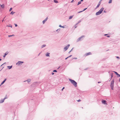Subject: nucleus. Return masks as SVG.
Masks as SVG:
<instances>
[{
    "label": "nucleus",
    "mask_w": 120,
    "mask_h": 120,
    "mask_svg": "<svg viewBox=\"0 0 120 120\" xmlns=\"http://www.w3.org/2000/svg\"><path fill=\"white\" fill-rule=\"evenodd\" d=\"M104 9L103 8H101L97 12L96 14V15H98L101 14Z\"/></svg>",
    "instance_id": "nucleus-1"
},
{
    "label": "nucleus",
    "mask_w": 120,
    "mask_h": 120,
    "mask_svg": "<svg viewBox=\"0 0 120 120\" xmlns=\"http://www.w3.org/2000/svg\"><path fill=\"white\" fill-rule=\"evenodd\" d=\"M69 80L74 86H75V87L77 86V83L76 82L73 80H72L71 79H69Z\"/></svg>",
    "instance_id": "nucleus-2"
},
{
    "label": "nucleus",
    "mask_w": 120,
    "mask_h": 120,
    "mask_svg": "<svg viewBox=\"0 0 120 120\" xmlns=\"http://www.w3.org/2000/svg\"><path fill=\"white\" fill-rule=\"evenodd\" d=\"M114 82V81L113 80H112L111 82L110 87L111 89L112 90H113V89Z\"/></svg>",
    "instance_id": "nucleus-3"
},
{
    "label": "nucleus",
    "mask_w": 120,
    "mask_h": 120,
    "mask_svg": "<svg viewBox=\"0 0 120 120\" xmlns=\"http://www.w3.org/2000/svg\"><path fill=\"white\" fill-rule=\"evenodd\" d=\"M23 63V62L19 61L16 63V65L18 66H19L22 64Z\"/></svg>",
    "instance_id": "nucleus-4"
},
{
    "label": "nucleus",
    "mask_w": 120,
    "mask_h": 120,
    "mask_svg": "<svg viewBox=\"0 0 120 120\" xmlns=\"http://www.w3.org/2000/svg\"><path fill=\"white\" fill-rule=\"evenodd\" d=\"M91 53L90 52H89L88 53H86L84 55V56H86L88 55H91Z\"/></svg>",
    "instance_id": "nucleus-5"
},
{
    "label": "nucleus",
    "mask_w": 120,
    "mask_h": 120,
    "mask_svg": "<svg viewBox=\"0 0 120 120\" xmlns=\"http://www.w3.org/2000/svg\"><path fill=\"white\" fill-rule=\"evenodd\" d=\"M69 46L70 45H68L66 46L64 48V49L65 50V51L66 50L68 49Z\"/></svg>",
    "instance_id": "nucleus-6"
},
{
    "label": "nucleus",
    "mask_w": 120,
    "mask_h": 120,
    "mask_svg": "<svg viewBox=\"0 0 120 120\" xmlns=\"http://www.w3.org/2000/svg\"><path fill=\"white\" fill-rule=\"evenodd\" d=\"M112 75L115 74L116 75H120V74L119 75L117 72H115V71L112 72Z\"/></svg>",
    "instance_id": "nucleus-7"
},
{
    "label": "nucleus",
    "mask_w": 120,
    "mask_h": 120,
    "mask_svg": "<svg viewBox=\"0 0 120 120\" xmlns=\"http://www.w3.org/2000/svg\"><path fill=\"white\" fill-rule=\"evenodd\" d=\"M101 101L102 103L104 104H107L106 101L102 99V100Z\"/></svg>",
    "instance_id": "nucleus-8"
},
{
    "label": "nucleus",
    "mask_w": 120,
    "mask_h": 120,
    "mask_svg": "<svg viewBox=\"0 0 120 120\" xmlns=\"http://www.w3.org/2000/svg\"><path fill=\"white\" fill-rule=\"evenodd\" d=\"M6 98H5L4 99L1 100L0 101V103H3L4 101V99Z\"/></svg>",
    "instance_id": "nucleus-9"
},
{
    "label": "nucleus",
    "mask_w": 120,
    "mask_h": 120,
    "mask_svg": "<svg viewBox=\"0 0 120 120\" xmlns=\"http://www.w3.org/2000/svg\"><path fill=\"white\" fill-rule=\"evenodd\" d=\"M101 4V2L100 1L99 2V3H98V4L97 5V6L96 7V8H98L99 7Z\"/></svg>",
    "instance_id": "nucleus-10"
},
{
    "label": "nucleus",
    "mask_w": 120,
    "mask_h": 120,
    "mask_svg": "<svg viewBox=\"0 0 120 120\" xmlns=\"http://www.w3.org/2000/svg\"><path fill=\"white\" fill-rule=\"evenodd\" d=\"M84 36H82L81 37H80L77 40V41H80V39L81 38H82V37H84Z\"/></svg>",
    "instance_id": "nucleus-11"
},
{
    "label": "nucleus",
    "mask_w": 120,
    "mask_h": 120,
    "mask_svg": "<svg viewBox=\"0 0 120 120\" xmlns=\"http://www.w3.org/2000/svg\"><path fill=\"white\" fill-rule=\"evenodd\" d=\"M6 79H5L3 81V82L1 83L0 85V86H1V85H2L5 82V81H6Z\"/></svg>",
    "instance_id": "nucleus-12"
},
{
    "label": "nucleus",
    "mask_w": 120,
    "mask_h": 120,
    "mask_svg": "<svg viewBox=\"0 0 120 120\" xmlns=\"http://www.w3.org/2000/svg\"><path fill=\"white\" fill-rule=\"evenodd\" d=\"M31 80L30 79H28L27 80H26V81H24V82H25V81H27V82H28V83H29L30 82V81H31Z\"/></svg>",
    "instance_id": "nucleus-13"
},
{
    "label": "nucleus",
    "mask_w": 120,
    "mask_h": 120,
    "mask_svg": "<svg viewBox=\"0 0 120 120\" xmlns=\"http://www.w3.org/2000/svg\"><path fill=\"white\" fill-rule=\"evenodd\" d=\"M47 19V18H46L43 21V24H44L46 21Z\"/></svg>",
    "instance_id": "nucleus-14"
},
{
    "label": "nucleus",
    "mask_w": 120,
    "mask_h": 120,
    "mask_svg": "<svg viewBox=\"0 0 120 120\" xmlns=\"http://www.w3.org/2000/svg\"><path fill=\"white\" fill-rule=\"evenodd\" d=\"M49 54L50 53H47L46 54V55L47 56H49Z\"/></svg>",
    "instance_id": "nucleus-15"
},
{
    "label": "nucleus",
    "mask_w": 120,
    "mask_h": 120,
    "mask_svg": "<svg viewBox=\"0 0 120 120\" xmlns=\"http://www.w3.org/2000/svg\"><path fill=\"white\" fill-rule=\"evenodd\" d=\"M87 9V8H86L84 9L82 11H79V12H78V13H79L80 12H82V11H85V10L86 9Z\"/></svg>",
    "instance_id": "nucleus-16"
},
{
    "label": "nucleus",
    "mask_w": 120,
    "mask_h": 120,
    "mask_svg": "<svg viewBox=\"0 0 120 120\" xmlns=\"http://www.w3.org/2000/svg\"><path fill=\"white\" fill-rule=\"evenodd\" d=\"M54 2L56 3H58V2L57 0H54Z\"/></svg>",
    "instance_id": "nucleus-17"
},
{
    "label": "nucleus",
    "mask_w": 120,
    "mask_h": 120,
    "mask_svg": "<svg viewBox=\"0 0 120 120\" xmlns=\"http://www.w3.org/2000/svg\"><path fill=\"white\" fill-rule=\"evenodd\" d=\"M1 6L2 8H4V4L1 5Z\"/></svg>",
    "instance_id": "nucleus-18"
},
{
    "label": "nucleus",
    "mask_w": 120,
    "mask_h": 120,
    "mask_svg": "<svg viewBox=\"0 0 120 120\" xmlns=\"http://www.w3.org/2000/svg\"><path fill=\"white\" fill-rule=\"evenodd\" d=\"M12 66H8V69H11V68H12Z\"/></svg>",
    "instance_id": "nucleus-19"
},
{
    "label": "nucleus",
    "mask_w": 120,
    "mask_h": 120,
    "mask_svg": "<svg viewBox=\"0 0 120 120\" xmlns=\"http://www.w3.org/2000/svg\"><path fill=\"white\" fill-rule=\"evenodd\" d=\"M73 16H70L69 18V19H71L72 18Z\"/></svg>",
    "instance_id": "nucleus-20"
},
{
    "label": "nucleus",
    "mask_w": 120,
    "mask_h": 120,
    "mask_svg": "<svg viewBox=\"0 0 120 120\" xmlns=\"http://www.w3.org/2000/svg\"><path fill=\"white\" fill-rule=\"evenodd\" d=\"M15 13V12H14L13 11H12L11 12V13H10V14H12V15H13Z\"/></svg>",
    "instance_id": "nucleus-21"
},
{
    "label": "nucleus",
    "mask_w": 120,
    "mask_h": 120,
    "mask_svg": "<svg viewBox=\"0 0 120 120\" xmlns=\"http://www.w3.org/2000/svg\"><path fill=\"white\" fill-rule=\"evenodd\" d=\"M9 52H7L5 53V55H6Z\"/></svg>",
    "instance_id": "nucleus-22"
},
{
    "label": "nucleus",
    "mask_w": 120,
    "mask_h": 120,
    "mask_svg": "<svg viewBox=\"0 0 120 120\" xmlns=\"http://www.w3.org/2000/svg\"><path fill=\"white\" fill-rule=\"evenodd\" d=\"M46 46V45H42V46H41V48H43L45 46Z\"/></svg>",
    "instance_id": "nucleus-23"
},
{
    "label": "nucleus",
    "mask_w": 120,
    "mask_h": 120,
    "mask_svg": "<svg viewBox=\"0 0 120 120\" xmlns=\"http://www.w3.org/2000/svg\"><path fill=\"white\" fill-rule=\"evenodd\" d=\"M112 0H110L109 2V3H112Z\"/></svg>",
    "instance_id": "nucleus-24"
},
{
    "label": "nucleus",
    "mask_w": 120,
    "mask_h": 120,
    "mask_svg": "<svg viewBox=\"0 0 120 120\" xmlns=\"http://www.w3.org/2000/svg\"><path fill=\"white\" fill-rule=\"evenodd\" d=\"M81 3V2L80 1L79 2H78V5Z\"/></svg>",
    "instance_id": "nucleus-25"
},
{
    "label": "nucleus",
    "mask_w": 120,
    "mask_h": 120,
    "mask_svg": "<svg viewBox=\"0 0 120 120\" xmlns=\"http://www.w3.org/2000/svg\"><path fill=\"white\" fill-rule=\"evenodd\" d=\"M12 8H11L10 9L9 11H10L12 10Z\"/></svg>",
    "instance_id": "nucleus-26"
},
{
    "label": "nucleus",
    "mask_w": 120,
    "mask_h": 120,
    "mask_svg": "<svg viewBox=\"0 0 120 120\" xmlns=\"http://www.w3.org/2000/svg\"><path fill=\"white\" fill-rule=\"evenodd\" d=\"M59 26L60 27H63V26H62L61 25H60Z\"/></svg>",
    "instance_id": "nucleus-27"
},
{
    "label": "nucleus",
    "mask_w": 120,
    "mask_h": 120,
    "mask_svg": "<svg viewBox=\"0 0 120 120\" xmlns=\"http://www.w3.org/2000/svg\"><path fill=\"white\" fill-rule=\"evenodd\" d=\"M53 72H57V71H56V70H54L53 71Z\"/></svg>",
    "instance_id": "nucleus-28"
},
{
    "label": "nucleus",
    "mask_w": 120,
    "mask_h": 120,
    "mask_svg": "<svg viewBox=\"0 0 120 120\" xmlns=\"http://www.w3.org/2000/svg\"><path fill=\"white\" fill-rule=\"evenodd\" d=\"M14 35H9V36H8L9 37H10L12 36H14Z\"/></svg>",
    "instance_id": "nucleus-29"
},
{
    "label": "nucleus",
    "mask_w": 120,
    "mask_h": 120,
    "mask_svg": "<svg viewBox=\"0 0 120 120\" xmlns=\"http://www.w3.org/2000/svg\"><path fill=\"white\" fill-rule=\"evenodd\" d=\"M78 101L79 102L81 101V100L80 99L79 100L77 101Z\"/></svg>",
    "instance_id": "nucleus-30"
},
{
    "label": "nucleus",
    "mask_w": 120,
    "mask_h": 120,
    "mask_svg": "<svg viewBox=\"0 0 120 120\" xmlns=\"http://www.w3.org/2000/svg\"><path fill=\"white\" fill-rule=\"evenodd\" d=\"M15 27H16L17 26V24H15Z\"/></svg>",
    "instance_id": "nucleus-31"
},
{
    "label": "nucleus",
    "mask_w": 120,
    "mask_h": 120,
    "mask_svg": "<svg viewBox=\"0 0 120 120\" xmlns=\"http://www.w3.org/2000/svg\"><path fill=\"white\" fill-rule=\"evenodd\" d=\"M72 56L71 55H70V56H68V58H69V57H71V56Z\"/></svg>",
    "instance_id": "nucleus-32"
},
{
    "label": "nucleus",
    "mask_w": 120,
    "mask_h": 120,
    "mask_svg": "<svg viewBox=\"0 0 120 120\" xmlns=\"http://www.w3.org/2000/svg\"><path fill=\"white\" fill-rule=\"evenodd\" d=\"M73 59H77V58H73Z\"/></svg>",
    "instance_id": "nucleus-33"
},
{
    "label": "nucleus",
    "mask_w": 120,
    "mask_h": 120,
    "mask_svg": "<svg viewBox=\"0 0 120 120\" xmlns=\"http://www.w3.org/2000/svg\"><path fill=\"white\" fill-rule=\"evenodd\" d=\"M64 87L63 88H62V90H63V89H64Z\"/></svg>",
    "instance_id": "nucleus-34"
},
{
    "label": "nucleus",
    "mask_w": 120,
    "mask_h": 120,
    "mask_svg": "<svg viewBox=\"0 0 120 120\" xmlns=\"http://www.w3.org/2000/svg\"><path fill=\"white\" fill-rule=\"evenodd\" d=\"M54 74V73L53 72H52V75H53Z\"/></svg>",
    "instance_id": "nucleus-35"
},
{
    "label": "nucleus",
    "mask_w": 120,
    "mask_h": 120,
    "mask_svg": "<svg viewBox=\"0 0 120 120\" xmlns=\"http://www.w3.org/2000/svg\"><path fill=\"white\" fill-rule=\"evenodd\" d=\"M107 35H108V34H105L104 35H105V36Z\"/></svg>",
    "instance_id": "nucleus-36"
},
{
    "label": "nucleus",
    "mask_w": 120,
    "mask_h": 120,
    "mask_svg": "<svg viewBox=\"0 0 120 120\" xmlns=\"http://www.w3.org/2000/svg\"><path fill=\"white\" fill-rule=\"evenodd\" d=\"M6 56V55H4V56H3V57H4L5 56Z\"/></svg>",
    "instance_id": "nucleus-37"
},
{
    "label": "nucleus",
    "mask_w": 120,
    "mask_h": 120,
    "mask_svg": "<svg viewBox=\"0 0 120 120\" xmlns=\"http://www.w3.org/2000/svg\"><path fill=\"white\" fill-rule=\"evenodd\" d=\"M101 82H98V83H101Z\"/></svg>",
    "instance_id": "nucleus-38"
},
{
    "label": "nucleus",
    "mask_w": 120,
    "mask_h": 120,
    "mask_svg": "<svg viewBox=\"0 0 120 120\" xmlns=\"http://www.w3.org/2000/svg\"><path fill=\"white\" fill-rule=\"evenodd\" d=\"M68 58V57H67V58H66L65 59V60H66V59H67Z\"/></svg>",
    "instance_id": "nucleus-39"
},
{
    "label": "nucleus",
    "mask_w": 120,
    "mask_h": 120,
    "mask_svg": "<svg viewBox=\"0 0 120 120\" xmlns=\"http://www.w3.org/2000/svg\"><path fill=\"white\" fill-rule=\"evenodd\" d=\"M120 76V75H118L117 77H119Z\"/></svg>",
    "instance_id": "nucleus-40"
},
{
    "label": "nucleus",
    "mask_w": 120,
    "mask_h": 120,
    "mask_svg": "<svg viewBox=\"0 0 120 120\" xmlns=\"http://www.w3.org/2000/svg\"><path fill=\"white\" fill-rule=\"evenodd\" d=\"M111 78H112V77H113V75H111Z\"/></svg>",
    "instance_id": "nucleus-41"
},
{
    "label": "nucleus",
    "mask_w": 120,
    "mask_h": 120,
    "mask_svg": "<svg viewBox=\"0 0 120 120\" xmlns=\"http://www.w3.org/2000/svg\"><path fill=\"white\" fill-rule=\"evenodd\" d=\"M107 37H110V36H107Z\"/></svg>",
    "instance_id": "nucleus-42"
},
{
    "label": "nucleus",
    "mask_w": 120,
    "mask_h": 120,
    "mask_svg": "<svg viewBox=\"0 0 120 120\" xmlns=\"http://www.w3.org/2000/svg\"><path fill=\"white\" fill-rule=\"evenodd\" d=\"M81 1H82L83 0H80Z\"/></svg>",
    "instance_id": "nucleus-43"
},
{
    "label": "nucleus",
    "mask_w": 120,
    "mask_h": 120,
    "mask_svg": "<svg viewBox=\"0 0 120 120\" xmlns=\"http://www.w3.org/2000/svg\"><path fill=\"white\" fill-rule=\"evenodd\" d=\"M104 12H106L105 11H104Z\"/></svg>",
    "instance_id": "nucleus-44"
},
{
    "label": "nucleus",
    "mask_w": 120,
    "mask_h": 120,
    "mask_svg": "<svg viewBox=\"0 0 120 120\" xmlns=\"http://www.w3.org/2000/svg\"><path fill=\"white\" fill-rule=\"evenodd\" d=\"M119 81L120 82V79H119Z\"/></svg>",
    "instance_id": "nucleus-45"
},
{
    "label": "nucleus",
    "mask_w": 120,
    "mask_h": 120,
    "mask_svg": "<svg viewBox=\"0 0 120 120\" xmlns=\"http://www.w3.org/2000/svg\"><path fill=\"white\" fill-rule=\"evenodd\" d=\"M1 60V59H0V61Z\"/></svg>",
    "instance_id": "nucleus-46"
},
{
    "label": "nucleus",
    "mask_w": 120,
    "mask_h": 120,
    "mask_svg": "<svg viewBox=\"0 0 120 120\" xmlns=\"http://www.w3.org/2000/svg\"><path fill=\"white\" fill-rule=\"evenodd\" d=\"M4 19H3L2 21V22H3V21H4Z\"/></svg>",
    "instance_id": "nucleus-47"
},
{
    "label": "nucleus",
    "mask_w": 120,
    "mask_h": 120,
    "mask_svg": "<svg viewBox=\"0 0 120 120\" xmlns=\"http://www.w3.org/2000/svg\"><path fill=\"white\" fill-rule=\"evenodd\" d=\"M117 58H119V57H117Z\"/></svg>",
    "instance_id": "nucleus-48"
},
{
    "label": "nucleus",
    "mask_w": 120,
    "mask_h": 120,
    "mask_svg": "<svg viewBox=\"0 0 120 120\" xmlns=\"http://www.w3.org/2000/svg\"><path fill=\"white\" fill-rule=\"evenodd\" d=\"M73 0L71 2H72V1H73Z\"/></svg>",
    "instance_id": "nucleus-49"
}]
</instances>
